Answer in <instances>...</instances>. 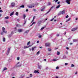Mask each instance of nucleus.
Listing matches in <instances>:
<instances>
[{
  "instance_id": "6ab92c4d",
  "label": "nucleus",
  "mask_w": 78,
  "mask_h": 78,
  "mask_svg": "<svg viewBox=\"0 0 78 78\" xmlns=\"http://www.w3.org/2000/svg\"><path fill=\"white\" fill-rule=\"evenodd\" d=\"M7 70V68H6V67H5L4 68V69L2 70V72H4L5 70Z\"/></svg>"
},
{
  "instance_id": "f257e3e1",
  "label": "nucleus",
  "mask_w": 78,
  "mask_h": 78,
  "mask_svg": "<svg viewBox=\"0 0 78 78\" xmlns=\"http://www.w3.org/2000/svg\"><path fill=\"white\" fill-rule=\"evenodd\" d=\"M54 6H52L51 8L46 13H45V15H47V14H48L50 12V11L53 8Z\"/></svg>"
},
{
  "instance_id": "b1692460",
  "label": "nucleus",
  "mask_w": 78,
  "mask_h": 78,
  "mask_svg": "<svg viewBox=\"0 0 78 78\" xmlns=\"http://www.w3.org/2000/svg\"><path fill=\"white\" fill-rule=\"evenodd\" d=\"M71 20V18H69L68 20H67L66 21V22H69V20Z\"/></svg>"
},
{
  "instance_id": "1a4fd4ad",
  "label": "nucleus",
  "mask_w": 78,
  "mask_h": 78,
  "mask_svg": "<svg viewBox=\"0 0 78 78\" xmlns=\"http://www.w3.org/2000/svg\"><path fill=\"white\" fill-rule=\"evenodd\" d=\"M65 12H66V11L63 10L62 11L60 12V13L62 14H65Z\"/></svg>"
},
{
  "instance_id": "864d4df0",
  "label": "nucleus",
  "mask_w": 78,
  "mask_h": 78,
  "mask_svg": "<svg viewBox=\"0 0 78 78\" xmlns=\"http://www.w3.org/2000/svg\"><path fill=\"white\" fill-rule=\"evenodd\" d=\"M58 0H55V2L56 3V2H58Z\"/></svg>"
},
{
  "instance_id": "39448f33",
  "label": "nucleus",
  "mask_w": 78,
  "mask_h": 78,
  "mask_svg": "<svg viewBox=\"0 0 78 78\" xmlns=\"http://www.w3.org/2000/svg\"><path fill=\"white\" fill-rule=\"evenodd\" d=\"M10 52V48H8L7 51L6 53L7 55H9V53Z\"/></svg>"
},
{
  "instance_id": "603ef678",
  "label": "nucleus",
  "mask_w": 78,
  "mask_h": 78,
  "mask_svg": "<svg viewBox=\"0 0 78 78\" xmlns=\"http://www.w3.org/2000/svg\"><path fill=\"white\" fill-rule=\"evenodd\" d=\"M0 12H3V11L2 10H0Z\"/></svg>"
},
{
  "instance_id": "4be33fe9",
  "label": "nucleus",
  "mask_w": 78,
  "mask_h": 78,
  "mask_svg": "<svg viewBox=\"0 0 78 78\" xmlns=\"http://www.w3.org/2000/svg\"><path fill=\"white\" fill-rule=\"evenodd\" d=\"M20 8H25V5H21L20 6Z\"/></svg>"
},
{
  "instance_id": "13d9d810",
  "label": "nucleus",
  "mask_w": 78,
  "mask_h": 78,
  "mask_svg": "<svg viewBox=\"0 0 78 78\" xmlns=\"http://www.w3.org/2000/svg\"><path fill=\"white\" fill-rule=\"evenodd\" d=\"M5 23H8V21H6Z\"/></svg>"
},
{
  "instance_id": "4d7b16f0",
  "label": "nucleus",
  "mask_w": 78,
  "mask_h": 78,
  "mask_svg": "<svg viewBox=\"0 0 78 78\" xmlns=\"http://www.w3.org/2000/svg\"><path fill=\"white\" fill-rule=\"evenodd\" d=\"M1 34H2V35L3 34V32H1Z\"/></svg>"
},
{
  "instance_id": "c85d7f7f",
  "label": "nucleus",
  "mask_w": 78,
  "mask_h": 78,
  "mask_svg": "<svg viewBox=\"0 0 78 78\" xmlns=\"http://www.w3.org/2000/svg\"><path fill=\"white\" fill-rule=\"evenodd\" d=\"M45 9V7H44L43 8L41 9V11H44V10Z\"/></svg>"
},
{
  "instance_id": "473e14b6",
  "label": "nucleus",
  "mask_w": 78,
  "mask_h": 78,
  "mask_svg": "<svg viewBox=\"0 0 78 78\" xmlns=\"http://www.w3.org/2000/svg\"><path fill=\"white\" fill-rule=\"evenodd\" d=\"M48 51H51V49H50V48H48Z\"/></svg>"
},
{
  "instance_id": "412c9836",
  "label": "nucleus",
  "mask_w": 78,
  "mask_h": 78,
  "mask_svg": "<svg viewBox=\"0 0 78 78\" xmlns=\"http://www.w3.org/2000/svg\"><path fill=\"white\" fill-rule=\"evenodd\" d=\"M14 12L11 13L10 14V16H12V15H13V14H14Z\"/></svg>"
},
{
  "instance_id": "0eeeda50",
  "label": "nucleus",
  "mask_w": 78,
  "mask_h": 78,
  "mask_svg": "<svg viewBox=\"0 0 78 78\" xmlns=\"http://www.w3.org/2000/svg\"><path fill=\"white\" fill-rule=\"evenodd\" d=\"M34 7V5H31L28 6L29 8H31Z\"/></svg>"
},
{
  "instance_id": "5fc2aeb1",
  "label": "nucleus",
  "mask_w": 78,
  "mask_h": 78,
  "mask_svg": "<svg viewBox=\"0 0 78 78\" xmlns=\"http://www.w3.org/2000/svg\"><path fill=\"white\" fill-rule=\"evenodd\" d=\"M39 41H38L37 42V44H38V43H39Z\"/></svg>"
},
{
  "instance_id": "c9c22d12",
  "label": "nucleus",
  "mask_w": 78,
  "mask_h": 78,
  "mask_svg": "<svg viewBox=\"0 0 78 78\" xmlns=\"http://www.w3.org/2000/svg\"><path fill=\"white\" fill-rule=\"evenodd\" d=\"M8 61H9V62H11V59L9 58V60H8Z\"/></svg>"
},
{
  "instance_id": "2eb2a0df",
  "label": "nucleus",
  "mask_w": 78,
  "mask_h": 78,
  "mask_svg": "<svg viewBox=\"0 0 78 78\" xmlns=\"http://www.w3.org/2000/svg\"><path fill=\"white\" fill-rule=\"evenodd\" d=\"M42 23V21L40 20V21H39L38 23V25H39V24H41V23Z\"/></svg>"
},
{
  "instance_id": "8fccbe9b",
  "label": "nucleus",
  "mask_w": 78,
  "mask_h": 78,
  "mask_svg": "<svg viewBox=\"0 0 78 78\" xmlns=\"http://www.w3.org/2000/svg\"><path fill=\"white\" fill-rule=\"evenodd\" d=\"M56 69H59V67L57 66V67H56Z\"/></svg>"
},
{
  "instance_id": "f03ea898",
  "label": "nucleus",
  "mask_w": 78,
  "mask_h": 78,
  "mask_svg": "<svg viewBox=\"0 0 78 78\" xmlns=\"http://www.w3.org/2000/svg\"><path fill=\"white\" fill-rule=\"evenodd\" d=\"M15 31H12L11 32V34H14L15 33H16V31H17V29L16 28V27H15Z\"/></svg>"
},
{
  "instance_id": "9d476101",
  "label": "nucleus",
  "mask_w": 78,
  "mask_h": 78,
  "mask_svg": "<svg viewBox=\"0 0 78 78\" xmlns=\"http://www.w3.org/2000/svg\"><path fill=\"white\" fill-rule=\"evenodd\" d=\"M76 30H77V28H73L72 29L71 31H76Z\"/></svg>"
},
{
  "instance_id": "423d86ee",
  "label": "nucleus",
  "mask_w": 78,
  "mask_h": 78,
  "mask_svg": "<svg viewBox=\"0 0 78 78\" xmlns=\"http://www.w3.org/2000/svg\"><path fill=\"white\" fill-rule=\"evenodd\" d=\"M45 46V47H50V43H46Z\"/></svg>"
},
{
  "instance_id": "6e6d98bb",
  "label": "nucleus",
  "mask_w": 78,
  "mask_h": 78,
  "mask_svg": "<svg viewBox=\"0 0 78 78\" xmlns=\"http://www.w3.org/2000/svg\"><path fill=\"white\" fill-rule=\"evenodd\" d=\"M17 20L18 21V22H19V21H20V20H19V19H17Z\"/></svg>"
},
{
  "instance_id": "338daca9",
  "label": "nucleus",
  "mask_w": 78,
  "mask_h": 78,
  "mask_svg": "<svg viewBox=\"0 0 78 78\" xmlns=\"http://www.w3.org/2000/svg\"><path fill=\"white\" fill-rule=\"evenodd\" d=\"M29 50H30V51H31V48H30Z\"/></svg>"
},
{
  "instance_id": "774afa93",
  "label": "nucleus",
  "mask_w": 78,
  "mask_h": 78,
  "mask_svg": "<svg viewBox=\"0 0 78 78\" xmlns=\"http://www.w3.org/2000/svg\"><path fill=\"white\" fill-rule=\"evenodd\" d=\"M35 19V16H34L33 20H34Z\"/></svg>"
},
{
  "instance_id": "f8f14e48",
  "label": "nucleus",
  "mask_w": 78,
  "mask_h": 78,
  "mask_svg": "<svg viewBox=\"0 0 78 78\" xmlns=\"http://www.w3.org/2000/svg\"><path fill=\"white\" fill-rule=\"evenodd\" d=\"M36 48V46H34V47H33L32 48V50L33 51H34V48Z\"/></svg>"
},
{
  "instance_id": "09e8293b",
  "label": "nucleus",
  "mask_w": 78,
  "mask_h": 78,
  "mask_svg": "<svg viewBox=\"0 0 78 78\" xmlns=\"http://www.w3.org/2000/svg\"><path fill=\"white\" fill-rule=\"evenodd\" d=\"M48 5H51V3L50 2H49L48 3Z\"/></svg>"
},
{
  "instance_id": "393cba45",
  "label": "nucleus",
  "mask_w": 78,
  "mask_h": 78,
  "mask_svg": "<svg viewBox=\"0 0 78 78\" xmlns=\"http://www.w3.org/2000/svg\"><path fill=\"white\" fill-rule=\"evenodd\" d=\"M5 30V28L4 27H2V31L3 32H4V31Z\"/></svg>"
},
{
  "instance_id": "5701e85b",
  "label": "nucleus",
  "mask_w": 78,
  "mask_h": 78,
  "mask_svg": "<svg viewBox=\"0 0 78 78\" xmlns=\"http://www.w3.org/2000/svg\"><path fill=\"white\" fill-rule=\"evenodd\" d=\"M5 41H6V39H5V38L3 37V42H5Z\"/></svg>"
},
{
  "instance_id": "cd10ccee",
  "label": "nucleus",
  "mask_w": 78,
  "mask_h": 78,
  "mask_svg": "<svg viewBox=\"0 0 78 78\" xmlns=\"http://www.w3.org/2000/svg\"><path fill=\"white\" fill-rule=\"evenodd\" d=\"M60 55V52L58 51H57V55Z\"/></svg>"
},
{
  "instance_id": "79ce46f5",
  "label": "nucleus",
  "mask_w": 78,
  "mask_h": 78,
  "mask_svg": "<svg viewBox=\"0 0 78 78\" xmlns=\"http://www.w3.org/2000/svg\"><path fill=\"white\" fill-rule=\"evenodd\" d=\"M52 61H57V60L56 59H54L52 60Z\"/></svg>"
},
{
  "instance_id": "de8ad7c7",
  "label": "nucleus",
  "mask_w": 78,
  "mask_h": 78,
  "mask_svg": "<svg viewBox=\"0 0 78 78\" xmlns=\"http://www.w3.org/2000/svg\"><path fill=\"white\" fill-rule=\"evenodd\" d=\"M30 43V41H29L27 43V45H29Z\"/></svg>"
},
{
  "instance_id": "4c0bfd02",
  "label": "nucleus",
  "mask_w": 78,
  "mask_h": 78,
  "mask_svg": "<svg viewBox=\"0 0 78 78\" xmlns=\"http://www.w3.org/2000/svg\"><path fill=\"white\" fill-rule=\"evenodd\" d=\"M5 19H9V16H7V17H5Z\"/></svg>"
},
{
  "instance_id": "4468645a",
  "label": "nucleus",
  "mask_w": 78,
  "mask_h": 78,
  "mask_svg": "<svg viewBox=\"0 0 78 78\" xmlns=\"http://www.w3.org/2000/svg\"><path fill=\"white\" fill-rule=\"evenodd\" d=\"M16 26L17 27H22V26L20 24H17Z\"/></svg>"
},
{
  "instance_id": "37998d69",
  "label": "nucleus",
  "mask_w": 78,
  "mask_h": 78,
  "mask_svg": "<svg viewBox=\"0 0 78 78\" xmlns=\"http://www.w3.org/2000/svg\"><path fill=\"white\" fill-rule=\"evenodd\" d=\"M24 48H28V47L27 46H24Z\"/></svg>"
},
{
  "instance_id": "9b49d317",
  "label": "nucleus",
  "mask_w": 78,
  "mask_h": 78,
  "mask_svg": "<svg viewBox=\"0 0 78 78\" xmlns=\"http://www.w3.org/2000/svg\"><path fill=\"white\" fill-rule=\"evenodd\" d=\"M23 30L22 29H18V31L19 32V33H21V32H22V30Z\"/></svg>"
},
{
  "instance_id": "49530a36",
  "label": "nucleus",
  "mask_w": 78,
  "mask_h": 78,
  "mask_svg": "<svg viewBox=\"0 0 78 78\" xmlns=\"http://www.w3.org/2000/svg\"><path fill=\"white\" fill-rule=\"evenodd\" d=\"M61 14H62V13H61V12H60V13L58 14V16H60Z\"/></svg>"
},
{
  "instance_id": "20e7f679",
  "label": "nucleus",
  "mask_w": 78,
  "mask_h": 78,
  "mask_svg": "<svg viewBox=\"0 0 78 78\" xmlns=\"http://www.w3.org/2000/svg\"><path fill=\"white\" fill-rule=\"evenodd\" d=\"M72 0H66V2L69 5H70V2Z\"/></svg>"
},
{
  "instance_id": "a878e982",
  "label": "nucleus",
  "mask_w": 78,
  "mask_h": 78,
  "mask_svg": "<svg viewBox=\"0 0 78 78\" xmlns=\"http://www.w3.org/2000/svg\"><path fill=\"white\" fill-rule=\"evenodd\" d=\"M23 17L24 19H25V18L26 17V15H25V14H24L23 15Z\"/></svg>"
},
{
  "instance_id": "c03bdc74",
  "label": "nucleus",
  "mask_w": 78,
  "mask_h": 78,
  "mask_svg": "<svg viewBox=\"0 0 78 78\" xmlns=\"http://www.w3.org/2000/svg\"><path fill=\"white\" fill-rule=\"evenodd\" d=\"M54 19V18H53V19L51 20V21H53V20Z\"/></svg>"
},
{
  "instance_id": "7ed1b4c3",
  "label": "nucleus",
  "mask_w": 78,
  "mask_h": 78,
  "mask_svg": "<svg viewBox=\"0 0 78 78\" xmlns=\"http://www.w3.org/2000/svg\"><path fill=\"white\" fill-rule=\"evenodd\" d=\"M11 6L12 8H13L15 6V3L14 2H12L11 3Z\"/></svg>"
},
{
  "instance_id": "7c9ffc66",
  "label": "nucleus",
  "mask_w": 78,
  "mask_h": 78,
  "mask_svg": "<svg viewBox=\"0 0 78 78\" xmlns=\"http://www.w3.org/2000/svg\"><path fill=\"white\" fill-rule=\"evenodd\" d=\"M44 28H45V27H42V28L41 29V31H42V30H44Z\"/></svg>"
},
{
  "instance_id": "2f4dec72",
  "label": "nucleus",
  "mask_w": 78,
  "mask_h": 78,
  "mask_svg": "<svg viewBox=\"0 0 78 78\" xmlns=\"http://www.w3.org/2000/svg\"><path fill=\"white\" fill-rule=\"evenodd\" d=\"M71 67H75V65H74L73 64H72L71 65Z\"/></svg>"
},
{
  "instance_id": "052dcab7",
  "label": "nucleus",
  "mask_w": 78,
  "mask_h": 78,
  "mask_svg": "<svg viewBox=\"0 0 78 78\" xmlns=\"http://www.w3.org/2000/svg\"><path fill=\"white\" fill-rule=\"evenodd\" d=\"M11 36V35H9V37H10Z\"/></svg>"
},
{
  "instance_id": "ddd939ff",
  "label": "nucleus",
  "mask_w": 78,
  "mask_h": 78,
  "mask_svg": "<svg viewBox=\"0 0 78 78\" xmlns=\"http://www.w3.org/2000/svg\"><path fill=\"white\" fill-rule=\"evenodd\" d=\"M34 73H39V72L38 71L36 70H34Z\"/></svg>"
},
{
  "instance_id": "bb28decb",
  "label": "nucleus",
  "mask_w": 78,
  "mask_h": 78,
  "mask_svg": "<svg viewBox=\"0 0 78 78\" xmlns=\"http://www.w3.org/2000/svg\"><path fill=\"white\" fill-rule=\"evenodd\" d=\"M35 23H36V22H33V23L30 26V27H31L32 26V25H34V24H35Z\"/></svg>"
},
{
  "instance_id": "680f3d73",
  "label": "nucleus",
  "mask_w": 78,
  "mask_h": 78,
  "mask_svg": "<svg viewBox=\"0 0 78 78\" xmlns=\"http://www.w3.org/2000/svg\"><path fill=\"white\" fill-rule=\"evenodd\" d=\"M39 48H40L42 49V46L40 47H39Z\"/></svg>"
},
{
  "instance_id": "a211bd4d",
  "label": "nucleus",
  "mask_w": 78,
  "mask_h": 78,
  "mask_svg": "<svg viewBox=\"0 0 78 78\" xmlns=\"http://www.w3.org/2000/svg\"><path fill=\"white\" fill-rule=\"evenodd\" d=\"M30 31V30H26L25 32V33H28Z\"/></svg>"
},
{
  "instance_id": "f3484780",
  "label": "nucleus",
  "mask_w": 78,
  "mask_h": 78,
  "mask_svg": "<svg viewBox=\"0 0 78 78\" xmlns=\"http://www.w3.org/2000/svg\"><path fill=\"white\" fill-rule=\"evenodd\" d=\"M60 6H61V5H58L57 6L56 8L57 9H58V8H59L60 7Z\"/></svg>"
},
{
  "instance_id": "58836bf2",
  "label": "nucleus",
  "mask_w": 78,
  "mask_h": 78,
  "mask_svg": "<svg viewBox=\"0 0 78 78\" xmlns=\"http://www.w3.org/2000/svg\"><path fill=\"white\" fill-rule=\"evenodd\" d=\"M40 53V51H38V52H37V55H39Z\"/></svg>"
},
{
  "instance_id": "dca6fc26",
  "label": "nucleus",
  "mask_w": 78,
  "mask_h": 78,
  "mask_svg": "<svg viewBox=\"0 0 78 78\" xmlns=\"http://www.w3.org/2000/svg\"><path fill=\"white\" fill-rule=\"evenodd\" d=\"M73 41L74 42H77V41H78V40L74 39L73 40Z\"/></svg>"
},
{
  "instance_id": "e433bc0d",
  "label": "nucleus",
  "mask_w": 78,
  "mask_h": 78,
  "mask_svg": "<svg viewBox=\"0 0 78 78\" xmlns=\"http://www.w3.org/2000/svg\"><path fill=\"white\" fill-rule=\"evenodd\" d=\"M3 33H4L5 34H7V31H4V32H3Z\"/></svg>"
},
{
  "instance_id": "e2e57ef3",
  "label": "nucleus",
  "mask_w": 78,
  "mask_h": 78,
  "mask_svg": "<svg viewBox=\"0 0 78 78\" xmlns=\"http://www.w3.org/2000/svg\"><path fill=\"white\" fill-rule=\"evenodd\" d=\"M26 12H28V9H27L26 10Z\"/></svg>"
},
{
  "instance_id": "a19ab883",
  "label": "nucleus",
  "mask_w": 78,
  "mask_h": 78,
  "mask_svg": "<svg viewBox=\"0 0 78 78\" xmlns=\"http://www.w3.org/2000/svg\"><path fill=\"white\" fill-rule=\"evenodd\" d=\"M41 37H42V36H41V35L38 36V37L39 38H41Z\"/></svg>"
},
{
  "instance_id": "6e6552de",
  "label": "nucleus",
  "mask_w": 78,
  "mask_h": 78,
  "mask_svg": "<svg viewBox=\"0 0 78 78\" xmlns=\"http://www.w3.org/2000/svg\"><path fill=\"white\" fill-rule=\"evenodd\" d=\"M42 66L41 65H38V68L39 69H42Z\"/></svg>"
},
{
  "instance_id": "a18cd8bd",
  "label": "nucleus",
  "mask_w": 78,
  "mask_h": 78,
  "mask_svg": "<svg viewBox=\"0 0 78 78\" xmlns=\"http://www.w3.org/2000/svg\"><path fill=\"white\" fill-rule=\"evenodd\" d=\"M65 66H67V65H68V63H65Z\"/></svg>"
},
{
  "instance_id": "bf43d9fd",
  "label": "nucleus",
  "mask_w": 78,
  "mask_h": 78,
  "mask_svg": "<svg viewBox=\"0 0 78 78\" xmlns=\"http://www.w3.org/2000/svg\"><path fill=\"white\" fill-rule=\"evenodd\" d=\"M66 49H67V50H69V48H68V47H66Z\"/></svg>"
},
{
  "instance_id": "aec40b11",
  "label": "nucleus",
  "mask_w": 78,
  "mask_h": 78,
  "mask_svg": "<svg viewBox=\"0 0 78 78\" xmlns=\"http://www.w3.org/2000/svg\"><path fill=\"white\" fill-rule=\"evenodd\" d=\"M62 59H66V56L65 55H64L63 56Z\"/></svg>"
},
{
  "instance_id": "c756f323",
  "label": "nucleus",
  "mask_w": 78,
  "mask_h": 78,
  "mask_svg": "<svg viewBox=\"0 0 78 78\" xmlns=\"http://www.w3.org/2000/svg\"><path fill=\"white\" fill-rule=\"evenodd\" d=\"M24 23L23 24V25H25L26 24V23L27 22V20L24 21Z\"/></svg>"
},
{
  "instance_id": "72a5a7b5",
  "label": "nucleus",
  "mask_w": 78,
  "mask_h": 78,
  "mask_svg": "<svg viewBox=\"0 0 78 78\" xmlns=\"http://www.w3.org/2000/svg\"><path fill=\"white\" fill-rule=\"evenodd\" d=\"M17 60H19L20 59V57H18L17 58Z\"/></svg>"
},
{
  "instance_id": "3c124183",
  "label": "nucleus",
  "mask_w": 78,
  "mask_h": 78,
  "mask_svg": "<svg viewBox=\"0 0 78 78\" xmlns=\"http://www.w3.org/2000/svg\"><path fill=\"white\" fill-rule=\"evenodd\" d=\"M69 17V15H67V16H66V18H68Z\"/></svg>"
},
{
  "instance_id": "69168bd1",
  "label": "nucleus",
  "mask_w": 78,
  "mask_h": 78,
  "mask_svg": "<svg viewBox=\"0 0 78 78\" xmlns=\"http://www.w3.org/2000/svg\"><path fill=\"white\" fill-rule=\"evenodd\" d=\"M78 18H76V20H78Z\"/></svg>"
},
{
  "instance_id": "0e129e2a",
  "label": "nucleus",
  "mask_w": 78,
  "mask_h": 78,
  "mask_svg": "<svg viewBox=\"0 0 78 78\" xmlns=\"http://www.w3.org/2000/svg\"><path fill=\"white\" fill-rule=\"evenodd\" d=\"M58 37L59 36V34H58L56 35Z\"/></svg>"
},
{
  "instance_id": "f704fd0d",
  "label": "nucleus",
  "mask_w": 78,
  "mask_h": 78,
  "mask_svg": "<svg viewBox=\"0 0 78 78\" xmlns=\"http://www.w3.org/2000/svg\"><path fill=\"white\" fill-rule=\"evenodd\" d=\"M16 16H18L19 15V13H18V12H16Z\"/></svg>"
},
{
  "instance_id": "ea45409f",
  "label": "nucleus",
  "mask_w": 78,
  "mask_h": 78,
  "mask_svg": "<svg viewBox=\"0 0 78 78\" xmlns=\"http://www.w3.org/2000/svg\"><path fill=\"white\" fill-rule=\"evenodd\" d=\"M30 77H32L33 76V75H32V74H30Z\"/></svg>"
}]
</instances>
